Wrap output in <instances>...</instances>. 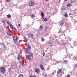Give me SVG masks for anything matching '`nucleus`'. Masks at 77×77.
Listing matches in <instances>:
<instances>
[{
    "label": "nucleus",
    "instance_id": "f257e3e1",
    "mask_svg": "<svg viewBox=\"0 0 77 77\" xmlns=\"http://www.w3.org/2000/svg\"><path fill=\"white\" fill-rule=\"evenodd\" d=\"M5 70H6V69L4 67H2L0 69L1 71L2 74H5Z\"/></svg>",
    "mask_w": 77,
    "mask_h": 77
},
{
    "label": "nucleus",
    "instance_id": "f03ea898",
    "mask_svg": "<svg viewBox=\"0 0 77 77\" xmlns=\"http://www.w3.org/2000/svg\"><path fill=\"white\" fill-rule=\"evenodd\" d=\"M35 5V2L33 1H30L29 3V5L30 6H32Z\"/></svg>",
    "mask_w": 77,
    "mask_h": 77
},
{
    "label": "nucleus",
    "instance_id": "7ed1b4c3",
    "mask_svg": "<svg viewBox=\"0 0 77 77\" xmlns=\"http://www.w3.org/2000/svg\"><path fill=\"white\" fill-rule=\"evenodd\" d=\"M33 33L32 32L29 33L28 34V37L29 38H33Z\"/></svg>",
    "mask_w": 77,
    "mask_h": 77
},
{
    "label": "nucleus",
    "instance_id": "20e7f679",
    "mask_svg": "<svg viewBox=\"0 0 77 77\" xmlns=\"http://www.w3.org/2000/svg\"><path fill=\"white\" fill-rule=\"evenodd\" d=\"M43 29V26L42 25H40L39 28L38 29V31H41Z\"/></svg>",
    "mask_w": 77,
    "mask_h": 77
},
{
    "label": "nucleus",
    "instance_id": "39448f33",
    "mask_svg": "<svg viewBox=\"0 0 77 77\" xmlns=\"http://www.w3.org/2000/svg\"><path fill=\"white\" fill-rule=\"evenodd\" d=\"M13 40L14 42H16L17 40V36H14L13 37Z\"/></svg>",
    "mask_w": 77,
    "mask_h": 77
},
{
    "label": "nucleus",
    "instance_id": "423d86ee",
    "mask_svg": "<svg viewBox=\"0 0 77 77\" xmlns=\"http://www.w3.org/2000/svg\"><path fill=\"white\" fill-rule=\"evenodd\" d=\"M63 21L62 20L60 22L59 25L60 26H62L63 24Z\"/></svg>",
    "mask_w": 77,
    "mask_h": 77
},
{
    "label": "nucleus",
    "instance_id": "0eeeda50",
    "mask_svg": "<svg viewBox=\"0 0 77 77\" xmlns=\"http://www.w3.org/2000/svg\"><path fill=\"white\" fill-rule=\"evenodd\" d=\"M40 68L41 69L43 70V71H45V70H44V66H43V65H40Z\"/></svg>",
    "mask_w": 77,
    "mask_h": 77
},
{
    "label": "nucleus",
    "instance_id": "6e6552de",
    "mask_svg": "<svg viewBox=\"0 0 77 77\" xmlns=\"http://www.w3.org/2000/svg\"><path fill=\"white\" fill-rule=\"evenodd\" d=\"M35 72H37V73H39L40 71H39V69H36L35 70Z\"/></svg>",
    "mask_w": 77,
    "mask_h": 77
},
{
    "label": "nucleus",
    "instance_id": "1a4fd4ad",
    "mask_svg": "<svg viewBox=\"0 0 77 77\" xmlns=\"http://www.w3.org/2000/svg\"><path fill=\"white\" fill-rule=\"evenodd\" d=\"M26 58L27 59H28V60H30V56L29 55H27L26 56Z\"/></svg>",
    "mask_w": 77,
    "mask_h": 77
},
{
    "label": "nucleus",
    "instance_id": "9d476101",
    "mask_svg": "<svg viewBox=\"0 0 77 77\" xmlns=\"http://www.w3.org/2000/svg\"><path fill=\"white\" fill-rule=\"evenodd\" d=\"M41 15H42V18L43 19H44V13H42V12H41Z\"/></svg>",
    "mask_w": 77,
    "mask_h": 77
},
{
    "label": "nucleus",
    "instance_id": "9b49d317",
    "mask_svg": "<svg viewBox=\"0 0 77 77\" xmlns=\"http://www.w3.org/2000/svg\"><path fill=\"white\" fill-rule=\"evenodd\" d=\"M7 35H8L9 36H11V33H10V32H9V31L7 32Z\"/></svg>",
    "mask_w": 77,
    "mask_h": 77
},
{
    "label": "nucleus",
    "instance_id": "f8f14e48",
    "mask_svg": "<svg viewBox=\"0 0 77 77\" xmlns=\"http://www.w3.org/2000/svg\"><path fill=\"white\" fill-rule=\"evenodd\" d=\"M30 50L29 49V48H27L26 50V52H27L29 51V50Z\"/></svg>",
    "mask_w": 77,
    "mask_h": 77
},
{
    "label": "nucleus",
    "instance_id": "ddd939ff",
    "mask_svg": "<svg viewBox=\"0 0 77 77\" xmlns=\"http://www.w3.org/2000/svg\"><path fill=\"white\" fill-rule=\"evenodd\" d=\"M7 18H10L11 17V15L10 14H8L7 15Z\"/></svg>",
    "mask_w": 77,
    "mask_h": 77
},
{
    "label": "nucleus",
    "instance_id": "4468645a",
    "mask_svg": "<svg viewBox=\"0 0 77 77\" xmlns=\"http://www.w3.org/2000/svg\"><path fill=\"white\" fill-rule=\"evenodd\" d=\"M48 75L47 73H46L43 75V77H47Z\"/></svg>",
    "mask_w": 77,
    "mask_h": 77
},
{
    "label": "nucleus",
    "instance_id": "2eb2a0df",
    "mask_svg": "<svg viewBox=\"0 0 77 77\" xmlns=\"http://www.w3.org/2000/svg\"><path fill=\"white\" fill-rule=\"evenodd\" d=\"M61 72V69H59V70H58L57 71V73H58L59 74L60 73V72Z\"/></svg>",
    "mask_w": 77,
    "mask_h": 77
},
{
    "label": "nucleus",
    "instance_id": "dca6fc26",
    "mask_svg": "<svg viewBox=\"0 0 77 77\" xmlns=\"http://www.w3.org/2000/svg\"><path fill=\"white\" fill-rule=\"evenodd\" d=\"M10 26L11 29H13V26L12 24H10Z\"/></svg>",
    "mask_w": 77,
    "mask_h": 77
},
{
    "label": "nucleus",
    "instance_id": "f3484780",
    "mask_svg": "<svg viewBox=\"0 0 77 77\" xmlns=\"http://www.w3.org/2000/svg\"><path fill=\"white\" fill-rule=\"evenodd\" d=\"M70 2H71V3H74V2H75V0H72L70 1Z\"/></svg>",
    "mask_w": 77,
    "mask_h": 77
},
{
    "label": "nucleus",
    "instance_id": "a211bd4d",
    "mask_svg": "<svg viewBox=\"0 0 77 77\" xmlns=\"http://www.w3.org/2000/svg\"><path fill=\"white\" fill-rule=\"evenodd\" d=\"M2 23H3V24H5L6 23V21H5V20H3L2 21Z\"/></svg>",
    "mask_w": 77,
    "mask_h": 77
},
{
    "label": "nucleus",
    "instance_id": "6ab92c4d",
    "mask_svg": "<svg viewBox=\"0 0 77 77\" xmlns=\"http://www.w3.org/2000/svg\"><path fill=\"white\" fill-rule=\"evenodd\" d=\"M2 45L3 46V47H5V43H1Z\"/></svg>",
    "mask_w": 77,
    "mask_h": 77
},
{
    "label": "nucleus",
    "instance_id": "aec40b11",
    "mask_svg": "<svg viewBox=\"0 0 77 77\" xmlns=\"http://www.w3.org/2000/svg\"><path fill=\"white\" fill-rule=\"evenodd\" d=\"M67 7H69V8H70V7H71V5L69 4H68L67 5Z\"/></svg>",
    "mask_w": 77,
    "mask_h": 77
},
{
    "label": "nucleus",
    "instance_id": "412c9836",
    "mask_svg": "<svg viewBox=\"0 0 77 77\" xmlns=\"http://www.w3.org/2000/svg\"><path fill=\"white\" fill-rule=\"evenodd\" d=\"M31 18H34V17H35V15L34 14L32 15L31 16Z\"/></svg>",
    "mask_w": 77,
    "mask_h": 77
},
{
    "label": "nucleus",
    "instance_id": "4be33fe9",
    "mask_svg": "<svg viewBox=\"0 0 77 77\" xmlns=\"http://www.w3.org/2000/svg\"><path fill=\"white\" fill-rule=\"evenodd\" d=\"M64 62L66 63H67L68 62V61L67 60H65L64 61Z\"/></svg>",
    "mask_w": 77,
    "mask_h": 77
},
{
    "label": "nucleus",
    "instance_id": "5701e85b",
    "mask_svg": "<svg viewBox=\"0 0 77 77\" xmlns=\"http://www.w3.org/2000/svg\"><path fill=\"white\" fill-rule=\"evenodd\" d=\"M49 45H50V46H52V43L51 42H50L49 43Z\"/></svg>",
    "mask_w": 77,
    "mask_h": 77
},
{
    "label": "nucleus",
    "instance_id": "b1692460",
    "mask_svg": "<svg viewBox=\"0 0 77 77\" xmlns=\"http://www.w3.org/2000/svg\"><path fill=\"white\" fill-rule=\"evenodd\" d=\"M73 59H74V60H76V59H77V57H74Z\"/></svg>",
    "mask_w": 77,
    "mask_h": 77
},
{
    "label": "nucleus",
    "instance_id": "393cba45",
    "mask_svg": "<svg viewBox=\"0 0 77 77\" xmlns=\"http://www.w3.org/2000/svg\"><path fill=\"white\" fill-rule=\"evenodd\" d=\"M74 66H75V68H77V64H75Z\"/></svg>",
    "mask_w": 77,
    "mask_h": 77
},
{
    "label": "nucleus",
    "instance_id": "a878e982",
    "mask_svg": "<svg viewBox=\"0 0 77 77\" xmlns=\"http://www.w3.org/2000/svg\"><path fill=\"white\" fill-rule=\"evenodd\" d=\"M23 75H19V76L18 77H23Z\"/></svg>",
    "mask_w": 77,
    "mask_h": 77
},
{
    "label": "nucleus",
    "instance_id": "bb28decb",
    "mask_svg": "<svg viewBox=\"0 0 77 77\" xmlns=\"http://www.w3.org/2000/svg\"><path fill=\"white\" fill-rule=\"evenodd\" d=\"M41 40L42 41V42H44V41H45L44 39L43 38H42Z\"/></svg>",
    "mask_w": 77,
    "mask_h": 77
},
{
    "label": "nucleus",
    "instance_id": "cd10ccee",
    "mask_svg": "<svg viewBox=\"0 0 77 77\" xmlns=\"http://www.w3.org/2000/svg\"><path fill=\"white\" fill-rule=\"evenodd\" d=\"M27 48H29V49H30V48H31V46H30V45H29L28 46V47H27Z\"/></svg>",
    "mask_w": 77,
    "mask_h": 77
},
{
    "label": "nucleus",
    "instance_id": "c85d7f7f",
    "mask_svg": "<svg viewBox=\"0 0 77 77\" xmlns=\"http://www.w3.org/2000/svg\"><path fill=\"white\" fill-rule=\"evenodd\" d=\"M64 16L65 17H68V14H64Z\"/></svg>",
    "mask_w": 77,
    "mask_h": 77
},
{
    "label": "nucleus",
    "instance_id": "c756f323",
    "mask_svg": "<svg viewBox=\"0 0 77 77\" xmlns=\"http://www.w3.org/2000/svg\"><path fill=\"white\" fill-rule=\"evenodd\" d=\"M11 1V0H6V2H9Z\"/></svg>",
    "mask_w": 77,
    "mask_h": 77
},
{
    "label": "nucleus",
    "instance_id": "7c9ffc66",
    "mask_svg": "<svg viewBox=\"0 0 77 77\" xmlns=\"http://www.w3.org/2000/svg\"><path fill=\"white\" fill-rule=\"evenodd\" d=\"M44 21H47V18H45L44 19Z\"/></svg>",
    "mask_w": 77,
    "mask_h": 77
},
{
    "label": "nucleus",
    "instance_id": "2f4dec72",
    "mask_svg": "<svg viewBox=\"0 0 77 77\" xmlns=\"http://www.w3.org/2000/svg\"><path fill=\"white\" fill-rule=\"evenodd\" d=\"M43 56H45V52H43Z\"/></svg>",
    "mask_w": 77,
    "mask_h": 77
},
{
    "label": "nucleus",
    "instance_id": "473e14b6",
    "mask_svg": "<svg viewBox=\"0 0 77 77\" xmlns=\"http://www.w3.org/2000/svg\"><path fill=\"white\" fill-rule=\"evenodd\" d=\"M48 28V26H46L45 27V29H47Z\"/></svg>",
    "mask_w": 77,
    "mask_h": 77
},
{
    "label": "nucleus",
    "instance_id": "72a5a7b5",
    "mask_svg": "<svg viewBox=\"0 0 77 77\" xmlns=\"http://www.w3.org/2000/svg\"><path fill=\"white\" fill-rule=\"evenodd\" d=\"M31 56H32V53H30L29 54Z\"/></svg>",
    "mask_w": 77,
    "mask_h": 77
},
{
    "label": "nucleus",
    "instance_id": "f704fd0d",
    "mask_svg": "<svg viewBox=\"0 0 77 77\" xmlns=\"http://www.w3.org/2000/svg\"><path fill=\"white\" fill-rule=\"evenodd\" d=\"M62 10L63 11H64V10H66V9H65V8H63Z\"/></svg>",
    "mask_w": 77,
    "mask_h": 77
},
{
    "label": "nucleus",
    "instance_id": "c9c22d12",
    "mask_svg": "<svg viewBox=\"0 0 77 77\" xmlns=\"http://www.w3.org/2000/svg\"><path fill=\"white\" fill-rule=\"evenodd\" d=\"M22 65H24V62H22Z\"/></svg>",
    "mask_w": 77,
    "mask_h": 77
},
{
    "label": "nucleus",
    "instance_id": "e433bc0d",
    "mask_svg": "<svg viewBox=\"0 0 77 77\" xmlns=\"http://www.w3.org/2000/svg\"><path fill=\"white\" fill-rule=\"evenodd\" d=\"M18 26H19V27H20V26H21V25H20V23H18Z\"/></svg>",
    "mask_w": 77,
    "mask_h": 77
},
{
    "label": "nucleus",
    "instance_id": "4c0bfd02",
    "mask_svg": "<svg viewBox=\"0 0 77 77\" xmlns=\"http://www.w3.org/2000/svg\"><path fill=\"white\" fill-rule=\"evenodd\" d=\"M17 59H18V60H20V57H17Z\"/></svg>",
    "mask_w": 77,
    "mask_h": 77
},
{
    "label": "nucleus",
    "instance_id": "58836bf2",
    "mask_svg": "<svg viewBox=\"0 0 77 77\" xmlns=\"http://www.w3.org/2000/svg\"><path fill=\"white\" fill-rule=\"evenodd\" d=\"M66 77H71V76L69 75H68Z\"/></svg>",
    "mask_w": 77,
    "mask_h": 77
},
{
    "label": "nucleus",
    "instance_id": "ea45409f",
    "mask_svg": "<svg viewBox=\"0 0 77 77\" xmlns=\"http://www.w3.org/2000/svg\"><path fill=\"white\" fill-rule=\"evenodd\" d=\"M65 58H66V57H67V56L66 55H65Z\"/></svg>",
    "mask_w": 77,
    "mask_h": 77
},
{
    "label": "nucleus",
    "instance_id": "a19ab883",
    "mask_svg": "<svg viewBox=\"0 0 77 77\" xmlns=\"http://www.w3.org/2000/svg\"><path fill=\"white\" fill-rule=\"evenodd\" d=\"M53 62H55V61H56V60H55V59H54L53 60Z\"/></svg>",
    "mask_w": 77,
    "mask_h": 77
},
{
    "label": "nucleus",
    "instance_id": "79ce46f5",
    "mask_svg": "<svg viewBox=\"0 0 77 77\" xmlns=\"http://www.w3.org/2000/svg\"><path fill=\"white\" fill-rule=\"evenodd\" d=\"M62 33V31H59L58 32V33Z\"/></svg>",
    "mask_w": 77,
    "mask_h": 77
},
{
    "label": "nucleus",
    "instance_id": "37998d69",
    "mask_svg": "<svg viewBox=\"0 0 77 77\" xmlns=\"http://www.w3.org/2000/svg\"><path fill=\"white\" fill-rule=\"evenodd\" d=\"M69 15H72V14L69 13Z\"/></svg>",
    "mask_w": 77,
    "mask_h": 77
},
{
    "label": "nucleus",
    "instance_id": "c03bdc74",
    "mask_svg": "<svg viewBox=\"0 0 77 77\" xmlns=\"http://www.w3.org/2000/svg\"><path fill=\"white\" fill-rule=\"evenodd\" d=\"M20 57V54H19L18 55V57Z\"/></svg>",
    "mask_w": 77,
    "mask_h": 77
},
{
    "label": "nucleus",
    "instance_id": "a18cd8bd",
    "mask_svg": "<svg viewBox=\"0 0 77 77\" xmlns=\"http://www.w3.org/2000/svg\"><path fill=\"white\" fill-rule=\"evenodd\" d=\"M32 77H36V76L35 75H33V76H32Z\"/></svg>",
    "mask_w": 77,
    "mask_h": 77
},
{
    "label": "nucleus",
    "instance_id": "49530a36",
    "mask_svg": "<svg viewBox=\"0 0 77 77\" xmlns=\"http://www.w3.org/2000/svg\"><path fill=\"white\" fill-rule=\"evenodd\" d=\"M24 39H27V38H26V37H25L24 38Z\"/></svg>",
    "mask_w": 77,
    "mask_h": 77
},
{
    "label": "nucleus",
    "instance_id": "de8ad7c7",
    "mask_svg": "<svg viewBox=\"0 0 77 77\" xmlns=\"http://www.w3.org/2000/svg\"><path fill=\"white\" fill-rule=\"evenodd\" d=\"M57 63H59V61H57Z\"/></svg>",
    "mask_w": 77,
    "mask_h": 77
},
{
    "label": "nucleus",
    "instance_id": "09e8293b",
    "mask_svg": "<svg viewBox=\"0 0 77 77\" xmlns=\"http://www.w3.org/2000/svg\"><path fill=\"white\" fill-rule=\"evenodd\" d=\"M45 2H48V0H45Z\"/></svg>",
    "mask_w": 77,
    "mask_h": 77
},
{
    "label": "nucleus",
    "instance_id": "8fccbe9b",
    "mask_svg": "<svg viewBox=\"0 0 77 77\" xmlns=\"http://www.w3.org/2000/svg\"><path fill=\"white\" fill-rule=\"evenodd\" d=\"M14 29L15 30H16V28H14Z\"/></svg>",
    "mask_w": 77,
    "mask_h": 77
},
{
    "label": "nucleus",
    "instance_id": "3c124183",
    "mask_svg": "<svg viewBox=\"0 0 77 77\" xmlns=\"http://www.w3.org/2000/svg\"><path fill=\"white\" fill-rule=\"evenodd\" d=\"M48 69H49L48 68H47V70H48Z\"/></svg>",
    "mask_w": 77,
    "mask_h": 77
},
{
    "label": "nucleus",
    "instance_id": "603ef678",
    "mask_svg": "<svg viewBox=\"0 0 77 77\" xmlns=\"http://www.w3.org/2000/svg\"><path fill=\"white\" fill-rule=\"evenodd\" d=\"M65 1H66V2L67 1H68V0H64Z\"/></svg>",
    "mask_w": 77,
    "mask_h": 77
},
{
    "label": "nucleus",
    "instance_id": "864d4df0",
    "mask_svg": "<svg viewBox=\"0 0 77 77\" xmlns=\"http://www.w3.org/2000/svg\"><path fill=\"white\" fill-rule=\"evenodd\" d=\"M20 58H22V56L20 57Z\"/></svg>",
    "mask_w": 77,
    "mask_h": 77
},
{
    "label": "nucleus",
    "instance_id": "5fc2aeb1",
    "mask_svg": "<svg viewBox=\"0 0 77 77\" xmlns=\"http://www.w3.org/2000/svg\"><path fill=\"white\" fill-rule=\"evenodd\" d=\"M71 48H73V47H71Z\"/></svg>",
    "mask_w": 77,
    "mask_h": 77
},
{
    "label": "nucleus",
    "instance_id": "6e6d98bb",
    "mask_svg": "<svg viewBox=\"0 0 77 77\" xmlns=\"http://www.w3.org/2000/svg\"><path fill=\"white\" fill-rule=\"evenodd\" d=\"M69 32H70V31H69Z\"/></svg>",
    "mask_w": 77,
    "mask_h": 77
}]
</instances>
